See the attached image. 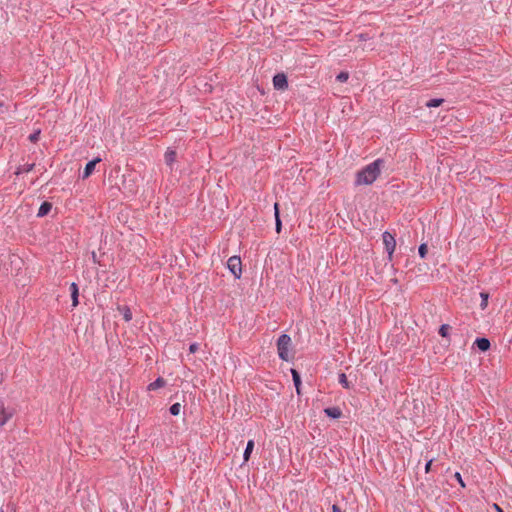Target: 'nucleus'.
Masks as SVG:
<instances>
[{
	"mask_svg": "<svg viewBox=\"0 0 512 512\" xmlns=\"http://www.w3.org/2000/svg\"><path fill=\"white\" fill-rule=\"evenodd\" d=\"M383 160L377 159L357 173L356 185H370L379 176Z\"/></svg>",
	"mask_w": 512,
	"mask_h": 512,
	"instance_id": "f257e3e1",
	"label": "nucleus"
},
{
	"mask_svg": "<svg viewBox=\"0 0 512 512\" xmlns=\"http://www.w3.org/2000/svg\"><path fill=\"white\" fill-rule=\"evenodd\" d=\"M291 345V338L287 334H281L277 340V350L279 358L288 361L289 360V347Z\"/></svg>",
	"mask_w": 512,
	"mask_h": 512,
	"instance_id": "f03ea898",
	"label": "nucleus"
},
{
	"mask_svg": "<svg viewBox=\"0 0 512 512\" xmlns=\"http://www.w3.org/2000/svg\"><path fill=\"white\" fill-rule=\"evenodd\" d=\"M227 267L236 279H239L241 277L242 264H241L240 257H238V256L230 257L227 261Z\"/></svg>",
	"mask_w": 512,
	"mask_h": 512,
	"instance_id": "7ed1b4c3",
	"label": "nucleus"
},
{
	"mask_svg": "<svg viewBox=\"0 0 512 512\" xmlns=\"http://www.w3.org/2000/svg\"><path fill=\"white\" fill-rule=\"evenodd\" d=\"M382 238H383V243H384L385 249L388 253L389 259L392 260V255H393V253L395 251V247H396V240H395L394 236L388 231H385L383 233Z\"/></svg>",
	"mask_w": 512,
	"mask_h": 512,
	"instance_id": "20e7f679",
	"label": "nucleus"
},
{
	"mask_svg": "<svg viewBox=\"0 0 512 512\" xmlns=\"http://www.w3.org/2000/svg\"><path fill=\"white\" fill-rule=\"evenodd\" d=\"M14 415V409H7L0 400V426L5 425Z\"/></svg>",
	"mask_w": 512,
	"mask_h": 512,
	"instance_id": "39448f33",
	"label": "nucleus"
},
{
	"mask_svg": "<svg viewBox=\"0 0 512 512\" xmlns=\"http://www.w3.org/2000/svg\"><path fill=\"white\" fill-rule=\"evenodd\" d=\"M273 85L277 90H285L288 88V80L284 73H278L273 77Z\"/></svg>",
	"mask_w": 512,
	"mask_h": 512,
	"instance_id": "423d86ee",
	"label": "nucleus"
},
{
	"mask_svg": "<svg viewBox=\"0 0 512 512\" xmlns=\"http://www.w3.org/2000/svg\"><path fill=\"white\" fill-rule=\"evenodd\" d=\"M100 161H101V159H100V158H96V159H94V160L89 161V162L86 164V166H85V168H84V170H83L82 178H83V179L88 178V177L93 173V171H94V169H95L96 164H97L98 162H100Z\"/></svg>",
	"mask_w": 512,
	"mask_h": 512,
	"instance_id": "0eeeda50",
	"label": "nucleus"
},
{
	"mask_svg": "<svg viewBox=\"0 0 512 512\" xmlns=\"http://www.w3.org/2000/svg\"><path fill=\"white\" fill-rule=\"evenodd\" d=\"M177 153L175 150L168 149L164 155L165 163L167 166L172 168L173 164L176 161Z\"/></svg>",
	"mask_w": 512,
	"mask_h": 512,
	"instance_id": "6e6552de",
	"label": "nucleus"
},
{
	"mask_svg": "<svg viewBox=\"0 0 512 512\" xmlns=\"http://www.w3.org/2000/svg\"><path fill=\"white\" fill-rule=\"evenodd\" d=\"M324 413L333 419H339L342 416V410L339 407H328L324 409Z\"/></svg>",
	"mask_w": 512,
	"mask_h": 512,
	"instance_id": "1a4fd4ad",
	"label": "nucleus"
},
{
	"mask_svg": "<svg viewBox=\"0 0 512 512\" xmlns=\"http://www.w3.org/2000/svg\"><path fill=\"white\" fill-rule=\"evenodd\" d=\"M70 291H71V298H72V306L76 307L79 304V301H78L79 291H78V286L76 283L73 282L71 284Z\"/></svg>",
	"mask_w": 512,
	"mask_h": 512,
	"instance_id": "9d476101",
	"label": "nucleus"
},
{
	"mask_svg": "<svg viewBox=\"0 0 512 512\" xmlns=\"http://www.w3.org/2000/svg\"><path fill=\"white\" fill-rule=\"evenodd\" d=\"M475 344L479 350L485 352L490 348V341L487 338H477Z\"/></svg>",
	"mask_w": 512,
	"mask_h": 512,
	"instance_id": "9b49d317",
	"label": "nucleus"
},
{
	"mask_svg": "<svg viewBox=\"0 0 512 512\" xmlns=\"http://www.w3.org/2000/svg\"><path fill=\"white\" fill-rule=\"evenodd\" d=\"M52 209V204L50 202H43L38 210L37 216L38 217H44L46 216Z\"/></svg>",
	"mask_w": 512,
	"mask_h": 512,
	"instance_id": "f8f14e48",
	"label": "nucleus"
},
{
	"mask_svg": "<svg viewBox=\"0 0 512 512\" xmlns=\"http://www.w3.org/2000/svg\"><path fill=\"white\" fill-rule=\"evenodd\" d=\"M274 215H275V228H276V232L280 233L281 227H282V222H281V219H280L279 204L278 203L274 204Z\"/></svg>",
	"mask_w": 512,
	"mask_h": 512,
	"instance_id": "ddd939ff",
	"label": "nucleus"
},
{
	"mask_svg": "<svg viewBox=\"0 0 512 512\" xmlns=\"http://www.w3.org/2000/svg\"><path fill=\"white\" fill-rule=\"evenodd\" d=\"M118 310L122 314L123 319L126 322H129L132 320V312L128 306H119Z\"/></svg>",
	"mask_w": 512,
	"mask_h": 512,
	"instance_id": "4468645a",
	"label": "nucleus"
},
{
	"mask_svg": "<svg viewBox=\"0 0 512 512\" xmlns=\"http://www.w3.org/2000/svg\"><path fill=\"white\" fill-rule=\"evenodd\" d=\"M166 384V381L162 377H158L154 382L150 383L148 385V390H157L159 388L164 387Z\"/></svg>",
	"mask_w": 512,
	"mask_h": 512,
	"instance_id": "2eb2a0df",
	"label": "nucleus"
},
{
	"mask_svg": "<svg viewBox=\"0 0 512 512\" xmlns=\"http://www.w3.org/2000/svg\"><path fill=\"white\" fill-rule=\"evenodd\" d=\"M291 373H292V378H293V382H294L296 391L298 394H300V385H301L300 375L295 369H292Z\"/></svg>",
	"mask_w": 512,
	"mask_h": 512,
	"instance_id": "dca6fc26",
	"label": "nucleus"
},
{
	"mask_svg": "<svg viewBox=\"0 0 512 512\" xmlns=\"http://www.w3.org/2000/svg\"><path fill=\"white\" fill-rule=\"evenodd\" d=\"M253 448H254V441L253 440H249L247 442V445H246V448H245V451H244V454H243V458H244V461L247 462L250 458V455L253 451Z\"/></svg>",
	"mask_w": 512,
	"mask_h": 512,
	"instance_id": "f3484780",
	"label": "nucleus"
},
{
	"mask_svg": "<svg viewBox=\"0 0 512 512\" xmlns=\"http://www.w3.org/2000/svg\"><path fill=\"white\" fill-rule=\"evenodd\" d=\"M35 164L34 163H31V164H24L22 166H19L15 172L16 175H20L22 173H28L30 171L33 170Z\"/></svg>",
	"mask_w": 512,
	"mask_h": 512,
	"instance_id": "a211bd4d",
	"label": "nucleus"
},
{
	"mask_svg": "<svg viewBox=\"0 0 512 512\" xmlns=\"http://www.w3.org/2000/svg\"><path fill=\"white\" fill-rule=\"evenodd\" d=\"M443 102H444V99H442V98L431 99L426 103V107H428V108L439 107Z\"/></svg>",
	"mask_w": 512,
	"mask_h": 512,
	"instance_id": "6ab92c4d",
	"label": "nucleus"
},
{
	"mask_svg": "<svg viewBox=\"0 0 512 512\" xmlns=\"http://www.w3.org/2000/svg\"><path fill=\"white\" fill-rule=\"evenodd\" d=\"M338 380H339V383L346 389H349L351 386H350V383L347 379V376L345 373H341L339 374V377H338Z\"/></svg>",
	"mask_w": 512,
	"mask_h": 512,
	"instance_id": "aec40b11",
	"label": "nucleus"
},
{
	"mask_svg": "<svg viewBox=\"0 0 512 512\" xmlns=\"http://www.w3.org/2000/svg\"><path fill=\"white\" fill-rule=\"evenodd\" d=\"M180 410H181V404L180 403H174L169 411L170 413L173 415V416H177L180 414Z\"/></svg>",
	"mask_w": 512,
	"mask_h": 512,
	"instance_id": "412c9836",
	"label": "nucleus"
},
{
	"mask_svg": "<svg viewBox=\"0 0 512 512\" xmlns=\"http://www.w3.org/2000/svg\"><path fill=\"white\" fill-rule=\"evenodd\" d=\"M450 330V326L448 324H442L439 328V334L442 337H447Z\"/></svg>",
	"mask_w": 512,
	"mask_h": 512,
	"instance_id": "4be33fe9",
	"label": "nucleus"
},
{
	"mask_svg": "<svg viewBox=\"0 0 512 512\" xmlns=\"http://www.w3.org/2000/svg\"><path fill=\"white\" fill-rule=\"evenodd\" d=\"M427 251H428V248H427V245L425 243H422L419 246V248H418V252H419V255H420L421 258H425L426 257Z\"/></svg>",
	"mask_w": 512,
	"mask_h": 512,
	"instance_id": "5701e85b",
	"label": "nucleus"
},
{
	"mask_svg": "<svg viewBox=\"0 0 512 512\" xmlns=\"http://www.w3.org/2000/svg\"><path fill=\"white\" fill-rule=\"evenodd\" d=\"M348 78H349L348 72H344V71L340 72L336 77L337 81H339V82H346L348 80Z\"/></svg>",
	"mask_w": 512,
	"mask_h": 512,
	"instance_id": "b1692460",
	"label": "nucleus"
},
{
	"mask_svg": "<svg viewBox=\"0 0 512 512\" xmlns=\"http://www.w3.org/2000/svg\"><path fill=\"white\" fill-rule=\"evenodd\" d=\"M481 298H482V301H481V308L482 309H485L486 306H487V303H488V294L487 293H481Z\"/></svg>",
	"mask_w": 512,
	"mask_h": 512,
	"instance_id": "393cba45",
	"label": "nucleus"
},
{
	"mask_svg": "<svg viewBox=\"0 0 512 512\" xmlns=\"http://www.w3.org/2000/svg\"><path fill=\"white\" fill-rule=\"evenodd\" d=\"M39 136H40V130H37L34 133L30 134L29 140L31 142L35 143L39 140Z\"/></svg>",
	"mask_w": 512,
	"mask_h": 512,
	"instance_id": "a878e982",
	"label": "nucleus"
},
{
	"mask_svg": "<svg viewBox=\"0 0 512 512\" xmlns=\"http://www.w3.org/2000/svg\"><path fill=\"white\" fill-rule=\"evenodd\" d=\"M454 477L458 481V483L461 485V487H465V483H464V481L462 479V476H461V474L459 472H456L454 474Z\"/></svg>",
	"mask_w": 512,
	"mask_h": 512,
	"instance_id": "bb28decb",
	"label": "nucleus"
},
{
	"mask_svg": "<svg viewBox=\"0 0 512 512\" xmlns=\"http://www.w3.org/2000/svg\"><path fill=\"white\" fill-rule=\"evenodd\" d=\"M199 349V345L197 343H192L190 346H189V351L190 353H195L197 352Z\"/></svg>",
	"mask_w": 512,
	"mask_h": 512,
	"instance_id": "cd10ccee",
	"label": "nucleus"
},
{
	"mask_svg": "<svg viewBox=\"0 0 512 512\" xmlns=\"http://www.w3.org/2000/svg\"><path fill=\"white\" fill-rule=\"evenodd\" d=\"M357 37L360 41H366V40L370 39V37L367 34H363V33L357 35Z\"/></svg>",
	"mask_w": 512,
	"mask_h": 512,
	"instance_id": "c85d7f7f",
	"label": "nucleus"
},
{
	"mask_svg": "<svg viewBox=\"0 0 512 512\" xmlns=\"http://www.w3.org/2000/svg\"><path fill=\"white\" fill-rule=\"evenodd\" d=\"M432 462H433V460H432V459H430V460L426 463V465H425V472H426V473L430 472V470H431V466H432Z\"/></svg>",
	"mask_w": 512,
	"mask_h": 512,
	"instance_id": "c756f323",
	"label": "nucleus"
},
{
	"mask_svg": "<svg viewBox=\"0 0 512 512\" xmlns=\"http://www.w3.org/2000/svg\"><path fill=\"white\" fill-rule=\"evenodd\" d=\"M332 511L333 512H343V511H341L340 507L336 504H333Z\"/></svg>",
	"mask_w": 512,
	"mask_h": 512,
	"instance_id": "7c9ffc66",
	"label": "nucleus"
},
{
	"mask_svg": "<svg viewBox=\"0 0 512 512\" xmlns=\"http://www.w3.org/2000/svg\"><path fill=\"white\" fill-rule=\"evenodd\" d=\"M494 508L496 509L497 512H504L503 509L497 504H494Z\"/></svg>",
	"mask_w": 512,
	"mask_h": 512,
	"instance_id": "2f4dec72",
	"label": "nucleus"
},
{
	"mask_svg": "<svg viewBox=\"0 0 512 512\" xmlns=\"http://www.w3.org/2000/svg\"><path fill=\"white\" fill-rule=\"evenodd\" d=\"M4 106V103L3 102H0V108Z\"/></svg>",
	"mask_w": 512,
	"mask_h": 512,
	"instance_id": "473e14b6",
	"label": "nucleus"
}]
</instances>
